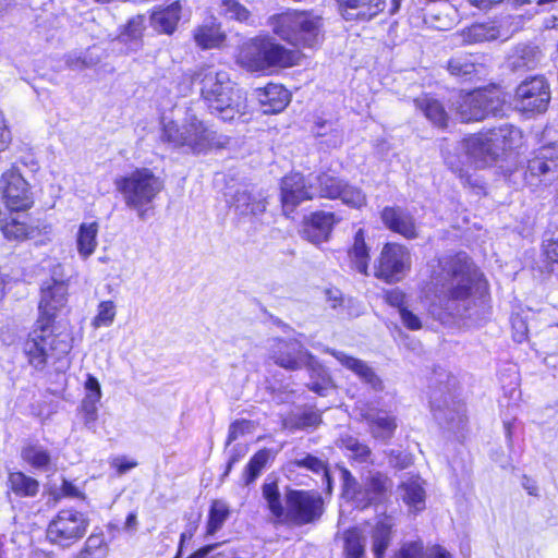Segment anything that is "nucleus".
Here are the masks:
<instances>
[{
  "instance_id": "f257e3e1",
  "label": "nucleus",
  "mask_w": 558,
  "mask_h": 558,
  "mask_svg": "<svg viewBox=\"0 0 558 558\" xmlns=\"http://www.w3.org/2000/svg\"><path fill=\"white\" fill-rule=\"evenodd\" d=\"M66 295L63 281L51 278L41 286L39 315L23 344L29 365L36 369H44L50 359H60L72 349L71 332L54 320L56 313L66 303Z\"/></svg>"
},
{
  "instance_id": "f03ea898",
  "label": "nucleus",
  "mask_w": 558,
  "mask_h": 558,
  "mask_svg": "<svg viewBox=\"0 0 558 558\" xmlns=\"http://www.w3.org/2000/svg\"><path fill=\"white\" fill-rule=\"evenodd\" d=\"M434 304L450 316L466 317L478 274L464 253L442 255L432 264Z\"/></svg>"
},
{
  "instance_id": "7ed1b4c3",
  "label": "nucleus",
  "mask_w": 558,
  "mask_h": 558,
  "mask_svg": "<svg viewBox=\"0 0 558 558\" xmlns=\"http://www.w3.org/2000/svg\"><path fill=\"white\" fill-rule=\"evenodd\" d=\"M190 82L198 87L210 112L221 120L232 121L243 113L245 98L227 71L213 64L201 65L191 72Z\"/></svg>"
},
{
  "instance_id": "20e7f679",
  "label": "nucleus",
  "mask_w": 558,
  "mask_h": 558,
  "mask_svg": "<svg viewBox=\"0 0 558 558\" xmlns=\"http://www.w3.org/2000/svg\"><path fill=\"white\" fill-rule=\"evenodd\" d=\"M161 140L174 148H186L194 154L222 148L230 142L228 136L218 134L191 110L186 112L182 124L175 121L165 122Z\"/></svg>"
},
{
  "instance_id": "39448f33",
  "label": "nucleus",
  "mask_w": 558,
  "mask_h": 558,
  "mask_svg": "<svg viewBox=\"0 0 558 558\" xmlns=\"http://www.w3.org/2000/svg\"><path fill=\"white\" fill-rule=\"evenodd\" d=\"M117 191L122 195L128 208L135 210L141 220H145L153 203L165 189L163 180L148 168L118 177L114 180Z\"/></svg>"
},
{
  "instance_id": "423d86ee",
  "label": "nucleus",
  "mask_w": 558,
  "mask_h": 558,
  "mask_svg": "<svg viewBox=\"0 0 558 558\" xmlns=\"http://www.w3.org/2000/svg\"><path fill=\"white\" fill-rule=\"evenodd\" d=\"M268 24L276 35L295 47L314 48L323 41V19L310 11L275 14Z\"/></svg>"
},
{
  "instance_id": "0eeeda50",
  "label": "nucleus",
  "mask_w": 558,
  "mask_h": 558,
  "mask_svg": "<svg viewBox=\"0 0 558 558\" xmlns=\"http://www.w3.org/2000/svg\"><path fill=\"white\" fill-rule=\"evenodd\" d=\"M299 58L295 51L287 49L271 38L256 37L241 45L236 62L247 71L262 72L270 68L293 66Z\"/></svg>"
},
{
  "instance_id": "6e6552de",
  "label": "nucleus",
  "mask_w": 558,
  "mask_h": 558,
  "mask_svg": "<svg viewBox=\"0 0 558 558\" xmlns=\"http://www.w3.org/2000/svg\"><path fill=\"white\" fill-rule=\"evenodd\" d=\"M505 99L497 87L478 88L459 95L454 102L456 113L462 122L480 121L488 116H497L504 107Z\"/></svg>"
},
{
  "instance_id": "1a4fd4ad",
  "label": "nucleus",
  "mask_w": 558,
  "mask_h": 558,
  "mask_svg": "<svg viewBox=\"0 0 558 558\" xmlns=\"http://www.w3.org/2000/svg\"><path fill=\"white\" fill-rule=\"evenodd\" d=\"M89 525L88 518L75 509H62L49 522L47 539L59 547L68 548L84 537Z\"/></svg>"
},
{
  "instance_id": "9d476101",
  "label": "nucleus",
  "mask_w": 558,
  "mask_h": 558,
  "mask_svg": "<svg viewBox=\"0 0 558 558\" xmlns=\"http://www.w3.org/2000/svg\"><path fill=\"white\" fill-rule=\"evenodd\" d=\"M411 267V254L409 250L398 243L384 245L377 264L375 276L388 283L402 280Z\"/></svg>"
},
{
  "instance_id": "9b49d317",
  "label": "nucleus",
  "mask_w": 558,
  "mask_h": 558,
  "mask_svg": "<svg viewBox=\"0 0 558 558\" xmlns=\"http://www.w3.org/2000/svg\"><path fill=\"white\" fill-rule=\"evenodd\" d=\"M286 504V517L298 525L311 523L323 514V498L315 492L290 490Z\"/></svg>"
},
{
  "instance_id": "f8f14e48",
  "label": "nucleus",
  "mask_w": 558,
  "mask_h": 558,
  "mask_svg": "<svg viewBox=\"0 0 558 558\" xmlns=\"http://www.w3.org/2000/svg\"><path fill=\"white\" fill-rule=\"evenodd\" d=\"M517 106L525 112H544L550 100L549 86L543 76L523 81L515 92Z\"/></svg>"
},
{
  "instance_id": "ddd939ff",
  "label": "nucleus",
  "mask_w": 558,
  "mask_h": 558,
  "mask_svg": "<svg viewBox=\"0 0 558 558\" xmlns=\"http://www.w3.org/2000/svg\"><path fill=\"white\" fill-rule=\"evenodd\" d=\"M315 196V184L312 175L292 173L282 179L281 203L284 215L290 216L304 201Z\"/></svg>"
},
{
  "instance_id": "4468645a",
  "label": "nucleus",
  "mask_w": 558,
  "mask_h": 558,
  "mask_svg": "<svg viewBox=\"0 0 558 558\" xmlns=\"http://www.w3.org/2000/svg\"><path fill=\"white\" fill-rule=\"evenodd\" d=\"M0 190L10 211H24L33 203L28 184L15 168L1 175Z\"/></svg>"
},
{
  "instance_id": "2eb2a0df",
  "label": "nucleus",
  "mask_w": 558,
  "mask_h": 558,
  "mask_svg": "<svg viewBox=\"0 0 558 558\" xmlns=\"http://www.w3.org/2000/svg\"><path fill=\"white\" fill-rule=\"evenodd\" d=\"M312 353L298 340H275L270 348V359L278 366L288 371H296L303 367Z\"/></svg>"
},
{
  "instance_id": "dca6fc26",
  "label": "nucleus",
  "mask_w": 558,
  "mask_h": 558,
  "mask_svg": "<svg viewBox=\"0 0 558 558\" xmlns=\"http://www.w3.org/2000/svg\"><path fill=\"white\" fill-rule=\"evenodd\" d=\"M392 488V481L380 472L369 473L363 482V489L357 495V508L365 509L387 498Z\"/></svg>"
},
{
  "instance_id": "f3484780",
  "label": "nucleus",
  "mask_w": 558,
  "mask_h": 558,
  "mask_svg": "<svg viewBox=\"0 0 558 558\" xmlns=\"http://www.w3.org/2000/svg\"><path fill=\"white\" fill-rule=\"evenodd\" d=\"M324 352L332 355L342 366L353 372L365 385L375 391H381L384 385L375 371L363 360L348 355L342 351L325 348Z\"/></svg>"
},
{
  "instance_id": "a211bd4d",
  "label": "nucleus",
  "mask_w": 558,
  "mask_h": 558,
  "mask_svg": "<svg viewBox=\"0 0 558 558\" xmlns=\"http://www.w3.org/2000/svg\"><path fill=\"white\" fill-rule=\"evenodd\" d=\"M360 409V414L364 421L367 422L369 433L376 439L388 441L397 429V421L392 415L384 411L375 410L371 405H363Z\"/></svg>"
},
{
  "instance_id": "6ab92c4d",
  "label": "nucleus",
  "mask_w": 558,
  "mask_h": 558,
  "mask_svg": "<svg viewBox=\"0 0 558 558\" xmlns=\"http://www.w3.org/2000/svg\"><path fill=\"white\" fill-rule=\"evenodd\" d=\"M481 57L473 53H457L447 61L446 69L450 75L472 80L486 75V66L480 61Z\"/></svg>"
},
{
  "instance_id": "aec40b11",
  "label": "nucleus",
  "mask_w": 558,
  "mask_h": 558,
  "mask_svg": "<svg viewBox=\"0 0 558 558\" xmlns=\"http://www.w3.org/2000/svg\"><path fill=\"white\" fill-rule=\"evenodd\" d=\"M342 16L348 21H369L384 11L385 0H338Z\"/></svg>"
},
{
  "instance_id": "412c9836",
  "label": "nucleus",
  "mask_w": 558,
  "mask_h": 558,
  "mask_svg": "<svg viewBox=\"0 0 558 558\" xmlns=\"http://www.w3.org/2000/svg\"><path fill=\"white\" fill-rule=\"evenodd\" d=\"M333 223L335 215L332 213H313L304 221L303 236L314 244H319L328 239Z\"/></svg>"
},
{
  "instance_id": "4be33fe9",
  "label": "nucleus",
  "mask_w": 558,
  "mask_h": 558,
  "mask_svg": "<svg viewBox=\"0 0 558 558\" xmlns=\"http://www.w3.org/2000/svg\"><path fill=\"white\" fill-rule=\"evenodd\" d=\"M381 220L389 230L407 239L417 236L414 218L401 207H385L381 211Z\"/></svg>"
},
{
  "instance_id": "5701e85b",
  "label": "nucleus",
  "mask_w": 558,
  "mask_h": 558,
  "mask_svg": "<svg viewBox=\"0 0 558 558\" xmlns=\"http://www.w3.org/2000/svg\"><path fill=\"white\" fill-rule=\"evenodd\" d=\"M395 521L391 517H380L369 527L372 551L375 558H385L386 550L393 538Z\"/></svg>"
},
{
  "instance_id": "b1692460",
  "label": "nucleus",
  "mask_w": 558,
  "mask_h": 558,
  "mask_svg": "<svg viewBox=\"0 0 558 558\" xmlns=\"http://www.w3.org/2000/svg\"><path fill=\"white\" fill-rule=\"evenodd\" d=\"M255 93L264 113H278L290 101V93L279 84L270 83L264 88L256 89Z\"/></svg>"
},
{
  "instance_id": "393cba45",
  "label": "nucleus",
  "mask_w": 558,
  "mask_h": 558,
  "mask_svg": "<svg viewBox=\"0 0 558 558\" xmlns=\"http://www.w3.org/2000/svg\"><path fill=\"white\" fill-rule=\"evenodd\" d=\"M464 148L469 157L477 167H484L495 161L499 156L495 153L494 146L488 141V133H478L464 141Z\"/></svg>"
},
{
  "instance_id": "a878e982",
  "label": "nucleus",
  "mask_w": 558,
  "mask_h": 558,
  "mask_svg": "<svg viewBox=\"0 0 558 558\" xmlns=\"http://www.w3.org/2000/svg\"><path fill=\"white\" fill-rule=\"evenodd\" d=\"M398 494L410 511L420 512L425 509L426 493L421 477L410 476L402 481Z\"/></svg>"
},
{
  "instance_id": "bb28decb",
  "label": "nucleus",
  "mask_w": 558,
  "mask_h": 558,
  "mask_svg": "<svg viewBox=\"0 0 558 558\" xmlns=\"http://www.w3.org/2000/svg\"><path fill=\"white\" fill-rule=\"evenodd\" d=\"M28 216L21 211H11L9 220L4 217L1 231L8 240L24 241L34 238L38 230L28 223Z\"/></svg>"
},
{
  "instance_id": "cd10ccee",
  "label": "nucleus",
  "mask_w": 558,
  "mask_h": 558,
  "mask_svg": "<svg viewBox=\"0 0 558 558\" xmlns=\"http://www.w3.org/2000/svg\"><path fill=\"white\" fill-rule=\"evenodd\" d=\"M303 367H305L310 375L307 388L318 396L325 397L330 390L335 389L333 380L325 366H323L317 359L312 354V357L306 360Z\"/></svg>"
},
{
  "instance_id": "c85d7f7f",
  "label": "nucleus",
  "mask_w": 558,
  "mask_h": 558,
  "mask_svg": "<svg viewBox=\"0 0 558 558\" xmlns=\"http://www.w3.org/2000/svg\"><path fill=\"white\" fill-rule=\"evenodd\" d=\"M182 7L179 1L155 10L150 15V25L158 33L171 35L181 19Z\"/></svg>"
},
{
  "instance_id": "c756f323",
  "label": "nucleus",
  "mask_w": 558,
  "mask_h": 558,
  "mask_svg": "<svg viewBox=\"0 0 558 558\" xmlns=\"http://www.w3.org/2000/svg\"><path fill=\"white\" fill-rule=\"evenodd\" d=\"M234 210L242 216H258L266 210V199L262 194L247 190L236 191L232 197Z\"/></svg>"
},
{
  "instance_id": "7c9ffc66",
  "label": "nucleus",
  "mask_w": 558,
  "mask_h": 558,
  "mask_svg": "<svg viewBox=\"0 0 558 558\" xmlns=\"http://www.w3.org/2000/svg\"><path fill=\"white\" fill-rule=\"evenodd\" d=\"M487 133L488 141L492 142L495 149L494 154H497L499 157L506 150L514 148L521 140L520 130L509 124H502L498 128L488 130Z\"/></svg>"
},
{
  "instance_id": "2f4dec72",
  "label": "nucleus",
  "mask_w": 558,
  "mask_h": 558,
  "mask_svg": "<svg viewBox=\"0 0 558 558\" xmlns=\"http://www.w3.org/2000/svg\"><path fill=\"white\" fill-rule=\"evenodd\" d=\"M194 40L202 49L219 48L226 40V34L221 31L220 24L210 21L194 29Z\"/></svg>"
},
{
  "instance_id": "473e14b6",
  "label": "nucleus",
  "mask_w": 558,
  "mask_h": 558,
  "mask_svg": "<svg viewBox=\"0 0 558 558\" xmlns=\"http://www.w3.org/2000/svg\"><path fill=\"white\" fill-rule=\"evenodd\" d=\"M415 107L423 112V114L436 126L445 128L448 121V113L446 112L441 102L427 95L421 96L414 100Z\"/></svg>"
},
{
  "instance_id": "72a5a7b5",
  "label": "nucleus",
  "mask_w": 558,
  "mask_h": 558,
  "mask_svg": "<svg viewBox=\"0 0 558 558\" xmlns=\"http://www.w3.org/2000/svg\"><path fill=\"white\" fill-rule=\"evenodd\" d=\"M98 230L99 226L95 221L89 223L83 222L80 226L76 236V247L78 255L83 259H87L90 255L94 254L98 244Z\"/></svg>"
},
{
  "instance_id": "f704fd0d",
  "label": "nucleus",
  "mask_w": 558,
  "mask_h": 558,
  "mask_svg": "<svg viewBox=\"0 0 558 558\" xmlns=\"http://www.w3.org/2000/svg\"><path fill=\"white\" fill-rule=\"evenodd\" d=\"M337 445L339 448L345 451L349 459L357 463H372V450L369 447L361 442L357 438L351 435L341 436Z\"/></svg>"
},
{
  "instance_id": "c9c22d12",
  "label": "nucleus",
  "mask_w": 558,
  "mask_h": 558,
  "mask_svg": "<svg viewBox=\"0 0 558 558\" xmlns=\"http://www.w3.org/2000/svg\"><path fill=\"white\" fill-rule=\"evenodd\" d=\"M320 414L312 409L296 410L283 418V427L290 430L307 429L319 425Z\"/></svg>"
},
{
  "instance_id": "e433bc0d",
  "label": "nucleus",
  "mask_w": 558,
  "mask_h": 558,
  "mask_svg": "<svg viewBox=\"0 0 558 558\" xmlns=\"http://www.w3.org/2000/svg\"><path fill=\"white\" fill-rule=\"evenodd\" d=\"M349 256L353 267L361 274L366 275L368 268V247L365 243V236L362 229H359L354 235V243L349 251Z\"/></svg>"
},
{
  "instance_id": "4c0bfd02",
  "label": "nucleus",
  "mask_w": 558,
  "mask_h": 558,
  "mask_svg": "<svg viewBox=\"0 0 558 558\" xmlns=\"http://www.w3.org/2000/svg\"><path fill=\"white\" fill-rule=\"evenodd\" d=\"M537 56L535 47L519 45L509 54L508 64L512 70L531 69L536 64Z\"/></svg>"
},
{
  "instance_id": "58836bf2",
  "label": "nucleus",
  "mask_w": 558,
  "mask_h": 558,
  "mask_svg": "<svg viewBox=\"0 0 558 558\" xmlns=\"http://www.w3.org/2000/svg\"><path fill=\"white\" fill-rule=\"evenodd\" d=\"M430 403L436 420L439 422H446L450 429L459 430L464 426L466 421L464 405L459 404L456 409H448L445 411L440 408V405H436L435 401H432Z\"/></svg>"
},
{
  "instance_id": "ea45409f",
  "label": "nucleus",
  "mask_w": 558,
  "mask_h": 558,
  "mask_svg": "<svg viewBox=\"0 0 558 558\" xmlns=\"http://www.w3.org/2000/svg\"><path fill=\"white\" fill-rule=\"evenodd\" d=\"M9 484L12 492L20 497H34L39 490L38 481L22 472L11 473Z\"/></svg>"
},
{
  "instance_id": "a19ab883",
  "label": "nucleus",
  "mask_w": 558,
  "mask_h": 558,
  "mask_svg": "<svg viewBox=\"0 0 558 558\" xmlns=\"http://www.w3.org/2000/svg\"><path fill=\"white\" fill-rule=\"evenodd\" d=\"M343 550L345 558H363L365 555V537L363 533L353 527L343 533Z\"/></svg>"
},
{
  "instance_id": "79ce46f5",
  "label": "nucleus",
  "mask_w": 558,
  "mask_h": 558,
  "mask_svg": "<svg viewBox=\"0 0 558 558\" xmlns=\"http://www.w3.org/2000/svg\"><path fill=\"white\" fill-rule=\"evenodd\" d=\"M313 178L315 184V196L318 195L326 198H337L344 183L341 179L327 173H322Z\"/></svg>"
},
{
  "instance_id": "37998d69",
  "label": "nucleus",
  "mask_w": 558,
  "mask_h": 558,
  "mask_svg": "<svg viewBox=\"0 0 558 558\" xmlns=\"http://www.w3.org/2000/svg\"><path fill=\"white\" fill-rule=\"evenodd\" d=\"M22 458L35 469L48 470L51 463V456L40 445L32 444L23 448Z\"/></svg>"
},
{
  "instance_id": "c03bdc74",
  "label": "nucleus",
  "mask_w": 558,
  "mask_h": 558,
  "mask_svg": "<svg viewBox=\"0 0 558 558\" xmlns=\"http://www.w3.org/2000/svg\"><path fill=\"white\" fill-rule=\"evenodd\" d=\"M229 515L230 508L228 504L219 499L214 500L211 502L208 514L207 534L214 535L217 531H219Z\"/></svg>"
},
{
  "instance_id": "a18cd8bd",
  "label": "nucleus",
  "mask_w": 558,
  "mask_h": 558,
  "mask_svg": "<svg viewBox=\"0 0 558 558\" xmlns=\"http://www.w3.org/2000/svg\"><path fill=\"white\" fill-rule=\"evenodd\" d=\"M499 35L495 26L486 24H474L464 33V40L469 44L490 41L497 39Z\"/></svg>"
},
{
  "instance_id": "49530a36",
  "label": "nucleus",
  "mask_w": 558,
  "mask_h": 558,
  "mask_svg": "<svg viewBox=\"0 0 558 558\" xmlns=\"http://www.w3.org/2000/svg\"><path fill=\"white\" fill-rule=\"evenodd\" d=\"M263 496L267 501L268 509L276 519H281L284 514V508L281 504V496L276 482H266L263 487Z\"/></svg>"
},
{
  "instance_id": "de8ad7c7",
  "label": "nucleus",
  "mask_w": 558,
  "mask_h": 558,
  "mask_svg": "<svg viewBox=\"0 0 558 558\" xmlns=\"http://www.w3.org/2000/svg\"><path fill=\"white\" fill-rule=\"evenodd\" d=\"M290 464L298 466V468H303V469L310 470L314 473L322 472L324 474V477H326V480H327L328 489H330V477H329V474L327 471L326 463L323 460H320L317 457L312 456L310 453H304V454H301V456L296 457L295 459H293L290 462Z\"/></svg>"
},
{
  "instance_id": "09e8293b",
  "label": "nucleus",
  "mask_w": 558,
  "mask_h": 558,
  "mask_svg": "<svg viewBox=\"0 0 558 558\" xmlns=\"http://www.w3.org/2000/svg\"><path fill=\"white\" fill-rule=\"evenodd\" d=\"M268 459L269 451L267 449L259 450L251 458L243 474L245 485H250L258 477Z\"/></svg>"
},
{
  "instance_id": "8fccbe9b",
  "label": "nucleus",
  "mask_w": 558,
  "mask_h": 558,
  "mask_svg": "<svg viewBox=\"0 0 558 558\" xmlns=\"http://www.w3.org/2000/svg\"><path fill=\"white\" fill-rule=\"evenodd\" d=\"M219 12L229 20L248 22L251 12L238 0H221Z\"/></svg>"
},
{
  "instance_id": "3c124183",
  "label": "nucleus",
  "mask_w": 558,
  "mask_h": 558,
  "mask_svg": "<svg viewBox=\"0 0 558 558\" xmlns=\"http://www.w3.org/2000/svg\"><path fill=\"white\" fill-rule=\"evenodd\" d=\"M340 477L342 482V494L357 507V495L362 492L363 484L360 485L355 477L345 468L340 469Z\"/></svg>"
},
{
  "instance_id": "603ef678",
  "label": "nucleus",
  "mask_w": 558,
  "mask_h": 558,
  "mask_svg": "<svg viewBox=\"0 0 558 558\" xmlns=\"http://www.w3.org/2000/svg\"><path fill=\"white\" fill-rule=\"evenodd\" d=\"M116 313V305L112 301H102L98 305L97 315L92 325L95 328L108 327L113 323Z\"/></svg>"
},
{
  "instance_id": "864d4df0",
  "label": "nucleus",
  "mask_w": 558,
  "mask_h": 558,
  "mask_svg": "<svg viewBox=\"0 0 558 558\" xmlns=\"http://www.w3.org/2000/svg\"><path fill=\"white\" fill-rule=\"evenodd\" d=\"M98 402L99 400L95 397L84 398L82 401L81 410L84 417V425L90 430H95L96 421L98 418Z\"/></svg>"
},
{
  "instance_id": "5fc2aeb1",
  "label": "nucleus",
  "mask_w": 558,
  "mask_h": 558,
  "mask_svg": "<svg viewBox=\"0 0 558 558\" xmlns=\"http://www.w3.org/2000/svg\"><path fill=\"white\" fill-rule=\"evenodd\" d=\"M337 198H340L344 204L352 207H361L365 204V195L361 190L343 183L340 194Z\"/></svg>"
},
{
  "instance_id": "6e6d98bb",
  "label": "nucleus",
  "mask_w": 558,
  "mask_h": 558,
  "mask_svg": "<svg viewBox=\"0 0 558 558\" xmlns=\"http://www.w3.org/2000/svg\"><path fill=\"white\" fill-rule=\"evenodd\" d=\"M426 550L422 541L407 542L393 554L391 558H425Z\"/></svg>"
},
{
  "instance_id": "4d7b16f0",
  "label": "nucleus",
  "mask_w": 558,
  "mask_h": 558,
  "mask_svg": "<svg viewBox=\"0 0 558 558\" xmlns=\"http://www.w3.org/2000/svg\"><path fill=\"white\" fill-rule=\"evenodd\" d=\"M144 17L142 15H137L132 17L128 25L125 26L124 32L120 35V39L122 41H137L143 34L144 31Z\"/></svg>"
},
{
  "instance_id": "13d9d810",
  "label": "nucleus",
  "mask_w": 558,
  "mask_h": 558,
  "mask_svg": "<svg viewBox=\"0 0 558 558\" xmlns=\"http://www.w3.org/2000/svg\"><path fill=\"white\" fill-rule=\"evenodd\" d=\"M544 252L548 259L558 263V227L546 232L544 238Z\"/></svg>"
},
{
  "instance_id": "bf43d9fd",
  "label": "nucleus",
  "mask_w": 558,
  "mask_h": 558,
  "mask_svg": "<svg viewBox=\"0 0 558 558\" xmlns=\"http://www.w3.org/2000/svg\"><path fill=\"white\" fill-rule=\"evenodd\" d=\"M527 171L531 175H541L549 172H556V165H549L539 154L527 163Z\"/></svg>"
},
{
  "instance_id": "052dcab7",
  "label": "nucleus",
  "mask_w": 558,
  "mask_h": 558,
  "mask_svg": "<svg viewBox=\"0 0 558 558\" xmlns=\"http://www.w3.org/2000/svg\"><path fill=\"white\" fill-rule=\"evenodd\" d=\"M400 318L402 324L410 330H418L422 328V322L417 315H415L408 307H401Z\"/></svg>"
},
{
  "instance_id": "680f3d73",
  "label": "nucleus",
  "mask_w": 558,
  "mask_h": 558,
  "mask_svg": "<svg viewBox=\"0 0 558 558\" xmlns=\"http://www.w3.org/2000/svg\"><path fill=\"white\" fill-rule=\"evenodd\" d=\"M404 299L405 294L398 288L391 289L385 294L386 302L391 306L398 307L399 312L401 311V307H405Z\"/></svg>"
},
{
  "instance_id": "e2e57ef3",
  "label": "nucleus",
  "mask_w": 558,
  "mask_h": 558,
  "mask_svg": "<svg viewBox=\"0 0 558 558\" xmlns=\"http://www.w3.org/2000/svg\"><path fill=\"white\" fill-rule=\"evenodd\" d=\"M513 339L517 342H522L527 337V326L524 319L517 316L512 318Z\"/></svg>"
},
{
  "instance_id": "0e129e2a",
  "label": "nucleus",
  "mask_w": 558,
  "mask_h": 558,
  "mask_svg": "<svg viewBox=\"0 0 558 558\" xmlns=\"http://www.w3.org/2000/svg\"><path fill=\"white\" fill-rule=\"evenodd\" d=\"M538 154L542 158H544V160L548 161L549 165L555 163L556 171L558 170V144L543 147Z\"/></svg>"
},
{
  "instance_id": "69168bd1",
  "label": "nucleus",
  "mask_w": 558,
  "mask_h": 558,
  "mask_svg": "<svg viewBox=\"0 0 558 558\" xmlns=\"http://www.w3.org/2000/svg\"><path fill=\"white\" fill-rule=\"evenodd\" d=\"M11 143V132L8 128L3 113H0V151L8 148Z\"/></svg>"
},
{
  "instance_id": "338daca9",
  "label": "nucleus",
  "mask_w": 558,
  "mask_h": 558,
  "mask_svg": "<svg viewBox=\"0 0 558 558\" xmlns=\"http://www.w3.org/2000/svg\"><path fill=\"white\" fill-rule=\"evenodd\" d=\"M85 388L87 390L85 398L95 397L96 399L100 400L101 389H100V384L96 377L88 375L86 383H85Z\"/></svg>"
},
{
  "instance_id": "774afa93",
  "label": "nucleus",
  "mask_w": 558,
  "mask_h": 558,
  "mask_svg": "<svg viewBox=\"0 0 558 558\" xmlns=\"http://www.w3.org/2000/svg\"><path fill=\"white\" fill-rule=\"evenodd\" d=\"M64 62H65V65L70 70H73V71H81V70L86 69V66L82 62V57H81L80 52L68 53L64 57Z\"/></svg>"
}]
</instances>
